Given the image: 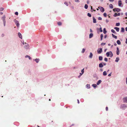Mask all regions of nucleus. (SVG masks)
I'll return each instance as SVG.
<instances>
[{
  "mask_svg": "<svg viewBox=\"0 0 127 127\" xmlns=\"http://www.w3.org/2000/svg\"><path fill=\"white\" fill-rule=\"evenodd\" d=\"M103 37V35L102 34H101L100 35V38H101V40H102Z\"/></svg>",
  "mask_w": 127,
  "mask_h": 127,
  "instance_id": "obj_37",
  "label": "nucleus"
},
{
  "mask_svg": "<svg viewBox=\"0 0 127 127\" xmlns=\"http://www.w3.org/2000/svg\"><path fill=\"white\" fill-rule=\"evenodd\" d=\"M25 57L26 58H28L29 60H31V57L29 56L28 55H26L25 56Z\"/></svg>",
  "mask_w": 127,
  "mask_h": 127,
  "instance_id": "obj_19",
  "label": "nucleus"
},
{
  "mask_svg": "<svg viewBox=\"0 0 127 127\" xmlns=\"http://www.w3.org/2000/svg\"><path fill=\"white\" fill-rule=\"evenodd\" d=\"M111 73H110L108 75V76H111Z\"/></svg>",
  "mask_w": 127,
  "mask_h": 127,
  "instance_id": "obj_54",
  "label": "nucleus"
},
{
  "mask_svg": "<svg viewBox=\"0 0 127 127\" xmlns=\"http://www.w3.org/2000/svg\"><path fill=\"white\" fill-rule=\"evenodd\" d=\"M3 14V13L2 12H0V15H2Z\"/></svg>",
  "mask_w": 127,
  "mask_h": 127,
  "instance_id": "obj_56",
  "label": "nucleus"
},
{
  "mask_svg": "<svg viewBox=\"0 0 127 127\" xmlns=\"http://www.w3.org/2000/svg\"><path fill=\"white\" fill-rule=\"evenodd\" d=\"M103 15L105 17H106L107 16V14L106 13H104L103 14Z\"/></svg>",
  "mask_w": 127,
  "mask_h": 127,
  "instance_id": "obj_43",
  "label": "nucleus"
},
{
  "mask_svg": "<svg viewBox=\"0 0 127 127\" xmlns=\"http://www.w3.org/2000/svg\"><path fill=\"white\" fill-rule=\"evenodd\" d=\"M123 100L124 103H127V97H124Z\"/></svg>",
  "mask_w": 127,
  "mask_h": 127,
  "instance_id": "obj_8",
  "label": "nucleus"
},
{
  "mask_svg": "<svg viewBox=\"0 0 127 127\" xmlns=\"http://www.w3.org/2000/svg\"><path fill=\"white\" fill-rule=\"evenodd\" d=\"M93 22L95 23H96V19L94 17H93Z\"/></svg>",
  "mask_w": 127,
  "mask_h": 127,
  "instance_id": "obj_23",
  "label": "nucleus"
},
{
  "mask_svg": "<svg viewBox=\"0 0 127 127\" xmlns=\"http://www.w3.org/2000/svg\"><path fill=\"white\" fill-rule=\"evenodd\" d=\"M107 74L106 72V71H104L103 73V75L104 76L106 75Z\"/></svg>",
  "mask_w": 127,
  "mask_h": 127,
  "instance_id": "obj_31",
  "label": "nucleus"
},
{
  "mask_svg": "<svg viewBox=\"0 0 127 127\" xmlns=\"http://www.w3.org/2000/svg\"><path fill=\"white\" fill-rule=\"evenodd\" d=\"M98 8L100 9V11L102 12L104 11V9L102 7L99 6L98 7Z\"/></svg>",
  "mask_w": 127,
  "mask_h": 127,
  "instance_id": "obj_6",
  "label": "nucleus"
},
{
  "mask_svg": "<svg viewBox=\"0 0 127 127\" xmlns=\"http://www.w3.org/2000/svg\"><path fill=\"white\" fill-rule=\"evenodd\" d=\"M97 51L98 54H101L102 52V49L101 48H99L98 49Z\"/></svg>",
  "mask_w": 127,
  "mask_h": 127,
  "instance_id": "obj_7",
  "label": "nucleus"
},
{
  "mask_svg": "<svg viewBox=\"0 0 127 127\" xmlns=\"http://www.w3.org/2000/svg\"><path fill=\"white\" fill-rule=\"evenodd\" d=\"M87 15H88V16L89 17H91V15L89 13H88Z\"/></svg>",
  "mask_w": 127,
  "mask_h": 127,
  "instance_id": "obj_34",
  "label": "nucleus"
},
{
  "mask_svg": "<svg viewBox=\"0 0 127 127\" xmlns=\"http://www.w3.org/2000/svg\"><path fill=\"white\" fill-rule=\"evenodd\" d=\"M111 32H113V33H115V32L114 30H113V29L111 30Z\"/></svg>",
  "mask_w": 127,
  "mask_h": 127,
  "instance_id": "obj_41",
  "label": "nucleus"
},
{
  "mask_svg": "<svg viewBox=\"0 0 127 127\" xmlns=\"http://www.w3.org/2000/svg\"><path fill=\"white\" fill-rule=\"evenodd\" d=\"M126 43L127 44V38H126Z\"/></svg>",
  "mask_w": 127,
  "mask_h": 127,
  "instance_id": "obj_57",
  "label": "nucleus"
},
{
  "mask_svg": "<svg viewBox=\"0 0 127 127\" xmlns=\"http://www.w3.org/2000/svg\"><path fill=\"white\" fill-rule=\"evenodd\" d=\"M92 86L94 88H96L97 86V85L95 84H93Z\"/></svg>",
  "mask_w": 127,
  "mask_h": 127,
  "instance_id": "obj_32",
  "label": "nucleus"
},
{
  "mask_svg": "<svg viewBox=\"0 0 127 127\" xmlns=\"http://www.w3.org/2000/svg\"><path fill=\"white\" fill-rule=\"evenodd\" d=\"M84 68L83 69H82L81 70V72L82 73H84Z\"/></svg>",
  "mask_w": 127,
  "mask_h": 127,
  "instance_id": "obj_42",
  "label": "nucleus"
},
{
  "mask_svg": "<svg viewBox=\"0 0 127 127\" xmlns=\"http://www.w3.org/2000/svg\"><path fill=\"white\" fill-rule=\"evenodd\" d=\"M106 111H107L108 110V107H106Z\"/></svg>",
  "mask_w": 127,
  "mask_h": 127,
  "instance_id": "obj_53",
  "label": "nucleus"
},
{
  "mask_svg": "<svg viewBox=\"0 0 127 127\" xmlns=\"http://www.w3.org/2000/svg\"><path fill=\"white\" fill-rule=\"evenodd\" d=\"M112 37L113 38H115L116 39L117 38V36L114 35L113 34H112Z\"/></svg>",
  "mask_w": 127,
  "mask_h": 127,
  "instance_id": "obj_26",
  "label": "nucleus"
},
{
  "mask_svg": "<svg viewBox=\"0 0 127 127\" xmlns=\"http://www.w3.org/2000/svg\"><path fill=\"white\" fill-rule=\"evenodd\" d=\"M109 22V21L107 20V19H106V23H108V22Z\"/></svg>",
  "mask_w": 127,
  "mask_h": 127,
  "instance_id": "obj_52",
  "label": "nucleus"
},
{
  "mask_svg": "<svg viewBox=\"0 0 127 127\" xmlns=\"http://www.w3.org/2000/svg\"><path fill=\"white\" fill-rule=\"evenodd\" d=\"M106 43H102L101 44V45H105V44Z\"/></svg>",
  "mask_w": 127,
  "mask_h": 127,
  "instance_id": "obj_47",
  "label": "nucleus"
},
{
  "mask_svg": "<svg viewBox=\"0 0 127 127\" xmlns=\"http://www.w3.org/2000/svg\"><path fill=\"white\" fill-rule=\"evenodd\" d=\"M125 30H126V31H127V27H126L125 28Z\"/></svg>",
  "mask_w": 127,
  "mask_h": 127,
  "instance_id": "obj_61",
  "label": "nucleus"
},
{
  "mask_svg": "<svg viewBox=\"0 0 127 127\" xmlns=\"http://www.w3.org/2000/svg\"><path fill=\"white\" fill-rule=\"evenodd\" d=\"M107 37V35H105L104 36V38H105Z\"/></svg>",
  "mask_w": 127,
  "mask_h": 127,
  "instance_id": "obj_55",
  "label": "nucleus"
},
{
  "mask_svg": "<svg viewBox=\"0 0 127 127\" xmlns=\"http://www.w3.org/2000/svg\"><path fill=\"white\" fill-rule=\"evenodd\" d=\"M125 31V29L124 28H122L121 29V32H124Z\"/></svg>",
  "mask_w": 127,
  "mask_h": 127,
  "instance_id": "obj_21",
  "label": "nucleus"
},
{
  "mask_svg": "<svg viewBox=\"0 0 127 127\" xmlns=\"http://www.w3.org/2000/svg\"><path fill=\"white\" fill-rule=\"evenodd\" d=\"M93 56V54L91 52L90 53V55L89 57V58H92Z\"/></svg>",
  "mask_w": 127,
  "mask_h": 127,
  "instance_id": "obj_17",
  "label": "nucleus"
},
{
  "mask_svg": "<svg viewBox=\"0 0 127 127\" xmlns=\"http://www.w3.org/2000/svg\"><path fill=\"white\" fill-rule=\"evenodd\" d=\"M64 3L67 6H68V4L66 2H65Z\"/></svg>",
  "mask_w": 127,
  "mask_h": 127,
  "instance_id": "obj_44",
  "label": "nucleus"
},
{
  "mask_svg": "<svg viewBox=\"0 0 127 127\" xmlns=\"http://www.w3.org/2000/svg\"><path fill=\"white\" fill-rule=\"evenodd\" d=\"M125 2L126 3H127V0H125Z\"/></svg>",
  "mask_w": 127,
  "mask_h": 127,
  "instance_id": "obj_64",
  "label": "nucleus"
},
{
  "mask_svg": "<svg viewBox=\"0 0 127 127\" xmlns=\"http://www.w3.org/2000/svg\"><path fill=\"white\" fill-rule=\"evenodd\" d=\"M109 6L110 8L112 9L113 8V6L112 4H110L109 5Z\"/></svg>",
  "mask_w": 127,
  "mask_h": 127,
  "instance_id": "obj_29",
  "label": "nucleus"
},
{
  "mask_svg": "<svg viewBox=\"0 0 127 127\" xmlns=\"http://www.w3.org/2000/svg\"><path fill=\"white\" fill-rule=\"evenodd\" d=\"M120 23H117L116 24V26H119L120 25Z\"/></svg>",
  "mask_w": 127,
  "mask_h": 127,
  "instance_id": "obj_35",
  "label": "nucleus"
},
{
  "mask_svg": "<svg viewBox=\"0 0 127 127\" xmlns=\"http://www.w3.org/2000/svg\"><path fill=\"white\" fill-rule=\"evenodd\" d=\"M18 36L20 38L22 39V36L21 34V33L20 32H19L18 33Z\"/></svg>",
  "mask_w": 127,
  "mask_h": 127,
  "instance_id": "obj_12",
  "label": "nucleus"
},
{
  "mask_svg": "<svg viewBox=\"0 0 127 127\" xmlns=\"http://www.w3.org/2000/svg\"><path fill=\"white\" fill-rule=\"evenodd\" d=\"M120 13H115L114 15H113V16H114V17H116L117 16H120Z\"/></svg>",
  "mask_w": 127,
  "mask_h": 127,
  "instance_id": "obj_11",
  "label": "nucleus"
},
{
  "mask_svg": "<svg viewBox=\"0 0 127 127\" xmlns=\"http://www.w3.org/2000/svg\"><path fill=\"white\" fill-rule=\"evenodd\" d=\"M99 67L100 68H102L103 67V65L102 63H100L99 64Z\"/></svg>",
  "mask_w": 127,
  "mask_h": 127,
  "instance_id": "obj_16",
  "label": "nucleus"
},
{
  "mask_svg": "<svg viewBox=\"0 0 127 127\" xmlns=\"http://www.w3.org/2000/svg\"><path fill=\"white\" fill-rule=\"evenodd\" d=\"M98 20H101L102 19V18L100 17H98Z\"/></svg>",
  "mask_w": 127,
  "mask_h": 127,
  "instance_id": "obj_46",
  "label": "nucleus"
},
{
  "mask_svg": "<svg viewBox=\"0 0 127 127\" xmlns=\"http://www.w3.org/2000/svg\"><path fill=\"white\" fill-rule=\"evenodd\" d=\"M104 60L105 62H107L108 61V59L106 58H105Z\"/></svg>",
  "mask_w": 127,
  "mask_h": 127,
  "instance_id": "obj_40",
  "label": "nucleus"
},
{
  "mask_svg": "<svg viewBox=\"0 0 127 127\" xmlns=\"http://www.w3.org/2000/svg\"><path fill=\"white\" fill-rule=\"evenodd\" d=\"M120 53V51L118 47L117 48L116 54L117 55H119Z\"/></svg>",
  "mask_w": 127,
  "mask_h": 127,
  "instance_id": "obj_10",
  "label": "nucleus"
},
{
  "mask_svg": "<svg viewBox=\"0 0 127 127\" xmlns=\"http://www.w3.org/2000/svg\"><path fill=\"white\" fill-rule=\"evenodd\" d=\"M122 1L121 0H119L118 1V5L119 6L123 7V5L122 6Z\"/></svg>",
  "mask_w": 127,
  "mask_h": 127,
  "instance_id": "obj_9",
  "label": "nucleus"
},
{
  "mask_svg": "<svg viewBox=\"0 0 127 127\" xmlns=\"http://www.w3.org/2000/svg\"><path fill=\"white\" fill-rule=\"evenodd\" d=\"M4 36V34H2V37H3Z\"/></svg>",
  "mask_w": 127,
  "mask_h": 127,
  "instance_id": "obj_62",
  "label": "nucleus"
},
{
  "mask_svg": "<svg viewBox=\"0 0 127 127\" xmlns=\"http://www.w3.org/2000/svg\"><path fill=\"white\" fill-rule=\"evenodd\" d=\"M114 46H116V45H117V44H116V43H115L114 44Z\"/></svg>",
  "mask_w": 127,
  "mask_h": 127,
  "instance_id": "obj_63",
  "label": "nucleus"
},
{
  "mask_svg": "<svg viewBox=\"0 0 127 127\" xmlns=\"http://www.w3.org/2000/svg\"><path fill=\"white\" fill-rule=\"evenodd\" d=\"M88 5H87V4H86L85 5L84 7L85 9H87L88 8Z\"/></svg>",
  "mask_w": 127,
  "mask_h": 127,
  "instance_id": "obj_33",
  "label": "nucleus"
},
{
  "mask_svg": "<svg viewBox=\"0 0 127 127\" xmlns=\"http://www.w3.org/2000/svg\"><path fill=\"white\" fill-rule=\"evenodd\" d=\"M58 25L59 26H61L62 24V23L61 22H59L58 23Z\"/></svg>",
  "mask_w": 127,
  "mask_h": 127,
  "instance_id": "obj_39",
  "label": "nucleus"
},
{
  "mask_svg": "<svg viewBox=\"0 0 127 127\" xmlns=\"http://www.w3.org/2000/svg\"><path fill=\"white\" fill-rule=\"evenodd\" d=\"M78 103L79 104V101L78 99H77Z\"/></svg>",
  "mask_w": 127,
  "mask_h": 127,
  "instance_id": "obj_60",
  "label": "nucleus"
},
{
  "mask_svg": "<svg viewBox=\"0 0 127 127\" xmlns=\"http://www.w3.org/2000/svg\"><path fill=\"white\" fill-rule=\"evenodd\" d=\"M121 9L118 8H115L113 9V11L115 12H119L120 11Z\"/></svg>",
  "mask_w": 127,
  "mask_h": 127,
  "instance_id": "obj_5",
  "label": "nucleus"
},
{
  "mask_svg": "<svg viewBox=\"0 0 127 127\" xmlns=\"http://www.w3.org/2000/svg\"><path fill=\"white\" fill-rule=\"evenodd\" d=\"M120 108L122 109L125 110L127 108V105L125 104H121L120 106Z\"/></svg>",
  "mask_w": 127,
  "mask_h": 127,
  "instance_id": "obj_2",
  "label": "nucleus"
},
{
  "mask_svg": "<svg viewBox=\"0 0 127 127\" xmlns=\"http://www.w3.org/2000/svg\"><path fill=\"white\" fill-rule=\"evenodd\" d=\"M103 32L104 34L106 33L107 32V31L106 30V29L105 28H104L103 29Z\"/></svg>",
  "mask_w": 127,
  "mask_h": 127,
  "instance_id": "obj_30",
  "label": "nucleus"
},
{
  "mask_svg": "<svg viewBox=\"0 0 127 127\" xmlns=\"http://www.w3.org/2000/svg\"><path fill=\"white\" fill-rule=\"evenodd\" d=\"M90 32H93V31L91 29H90Z\"/></svg>",
  "mask_w": 127,
  "mask_h": 127,
  "instance_id": "obj_58",
  "label": "nucleus"
},
{
  "mask_svg": "<svg viewBox=\"0 0 127 127\" xmlns=\"http://www.w3.org/2000/svg\"><path fill=\"white\" fill-rule=\"evenodd\" d=\"M100 71H103V70L102 69H100Z\"/></svg>",
  "mask_w": 127,
  "mask_h": 127,
  "instance_id": "obj_59",
  "label": "nucleus"
},
{
  "mask_svg": "<svg viewBox=\"0 0 127 127\" xmlns=\"http://www.w3.org/2000/svg\"><path fill=\"white\" fill-rule=\"evenodd\" d=\"M117 42L118 45H120L121 44V42L120 40H117Z\"/></svg>",
  "mask_w": 127,
  "mask_h": 127,
  "instance_id": "obj_25",
  "label": "nucleus"
},
{
  "mask_svg": "<svg viewBox=\"0 0 127 127\" xmlns=\"http://www.w3.org/2000/svg\"><path fill=\"white\" fill-rule=\"evenodd\" d=\"M3 22L4 26L5 27V22H6V21H4Z\"/></svg>",
  "mask_w": 127,
  "mask_h": 127,
  "instance_id": "obj_45",
  "label": "nucleus"
},
{
  "mask_svg": "<svg viewBox=\"0 0 127 127\" xmlns=\"http://www.w3.org/2000/svg\"><path fill=\"white\" fill-rule=\"evenodd\" d=\"M75 1L76 2H79V0H75Z\"/></svg>",
  "mask_w": 127,
  "mask_h": 127,
  "instance_id": "obj_48",
  "label": "nucleus"
},
{
  "mask_svg": "<svg viewBox=\"0 0 127 127\" xmlns=\"http://www.w3.org/2000/svg\"><path fill=\"white\" fill-rule=\"evenodd\" d=\"M119 57H117L116 59V60H115V62H118L119 61Z\"/></svg>",
  "mask_w": 127,
  "mask_h": 127,
  "instance_id": "obj_27",
  "label": "nucleus"
},
{
  "mask_svg": "<svg viewBox=\"0 0 127 127\" xmlns=\"http://www.w3.org/2000/svg\"><path fill=\"white\" fill-rule=\"evenodd\" d=\"M83 74V73H80V75L79 76H80Z\"/></svg>",
  "mask_w": 127,
  "mask_h": 127,
  "instance_id": "obj_50",
  "label": "nucleus"
},
{
  "mask_svg": "<svg viewBox=\"0 0 127 127\" xmlns=\"http://www.w3.org/2000/svg\"><path fill=\"white\" fill-rule=\"evenodd\" d=\"M97 30L98 32V31L99 30L101 32H102V30L101 27L99 29L98 28H97Z\"/></svg>",
  "mask_w": 127,
  "mask_h": 127,
  "instance_id": "obj_14",
  "label": "nucleus"
},
{
  "mask_svg": "<svg viewBox=\"0 0 127 127\" xmlns=\"http://www.w3.org/2000/svg\"><path fill=\"white\" fill-rule=\"evenodd\" d=\"M39 60V59H34V61L36 62V63L38 62Z\"/></svg>",
  "mask_w": 127,
  "mask_h": 127,
  "instance_id": "obj_28",
  "label": "nucleus"
},
{
  "mask_svg": "<svg viewBox=\"0 0 127 127\" xmlns=\"http://www.w3.org/2000/svg\"><path fill=\"white\" fill-rule=\"evenodd\" d=\"M4 10V8L2 7L0 8V11H3Z\"/></svg>",
  "mask_w": 127,
  "mask_h": 127,
  "instance_id": "obj_38",
  "label": "nucleus"
},
{
  "mask_svg": "<svg viewBox=\"0 0 127 127\" xmlns=\"http://www.w3.org/2000/svg\"><path fill=\"white\" fill-rule=\"evenodd\" d=\"M93 36V34L92 33L90 34L89 36V38H92Z\"/></svg>",
  "mask_w": 127,
  "mask_h": 127,
  "instance_id": "obj_20",
  "label": "nucleus"
},
{
  "mask_svg": "<svg viewBox=\"0 0 127 127\" xmlns=\"http://www.w3.org/2000/svg\"><path fill=\"white\" fill-rule=\"evenodd\" d=\"M5 15H4L1 18V19L2 20L3 22L5 21Z\"/></svg>",
  "mask_w": 127,
  "mask_h": 127,
  "instance_id": "obj_13",
  "label": "nucleus"
},
{
  "mask_svg": "<svg viewBox=\"0 0 127 127\" xmlns=\"http://www.w3.org/2000/svg\"><path fill=\"white\" fill-rule=\"evenodd\" d=\"M15 14L16 15H18V12H16L15 13Z\"/></svg>",
  "mask_w": 127,
  "mask_h": 127,
  "instance_id": "obj_49",
  "label": "nucleus"
},
{
  "mask_svg": "<svg viewBox=\"0 0 127 127\" xmlns=\"http://www.w3.org/2000/svg\"><path fill=\"white\" fill-rule=\"evenodd\" d=\"M102 57L101 56H99V61H102Z\"/></svg>",
  "mask_w": 127,
  "mask_h": 127,
  "instance_id": "obj_24",
  "label": "nucleus"
},
{
  "mask_svg": "<svg viewBox=\"0 0 127 127\" xmlns=\"http://www.w3.org/2000/svg\"><path fill=\"white\" fill-rule=\"evenodd\" d=\"M102 64H103V65H105L106 64V63H102Z\"/></svg>",
  "mask_w": 127,
  "mask_h": 127,
  "instance_id": "obj_51",
  "label": "nucleus"
},
{
  "mask_svg": "<svg viewBox=\"0 0 127 127\" xmlns=\"http://www.w3.org/2000/svg\"><path fill=\"white\" fill-rule=\"evenodd\" d=\"M86 87L88 89H89L90 88V84H87L86 85Z\"/></svg>",
  "mask_w": 127,
  "mask_h": 127,
  "instance_id": "obj_22",
  "label": "nucleus"
},
{
  "mask_svg": "<svg viewBox=\"0 0 127 127\" xmlns=\"http://www.w3.org/2000/svg\"><path fill=\"white\" fill-rule=\"evenodd\" d=\"M85 49H84V48H83L82 50V52H81L82 53H83L84 52H85Z\"/></svg>",
  "mask_w": 127,
  "mask_h": 127,
  "instance_id": "obj_36",
  "label": "nucleus"
},
{
  "mask_svg": "<svg viewBox=\"0 0 127 127\" xmlns=\"http://www.w3.org/2000/svg\"><path fill=\"white\" fill-rule=\"evenodd\" d=\"M23 44L25 45L24 47L25 49H28L29 48V46L28 43L26 42L24 43L23 42Z\"/></svg>",
  "mask_w": 127,
  "mask_h": 127,
  "instance_id": "obj_3",
  "label": "nucleus"
},
{
  "mask_svg": "<svg viewBox=\"0 0 127 127\" xmlns=\"http://www.w3.org/2000/svg\"><path fill=\"white\" fill-rule=\"evenodd\" d=\"M14 21L15 23V24L16 25L17 27H19L20 24L19 22L17 20H16L15 19L14 20Z\"/></svg>",
  "mask_w": 127,
  "mask_h": 127,
  "instance_id": "obj_4",
  "label": "nucleus"
},
{
  "mask_svg": "<svg viewBox=\"0 0 127 127\" xmlns=\"http://www.w3.org/2000/svg\"><path fill=\"white\" fill-rule=\"evenodd\" d=\"M101 80H98L96 83L97 85H99L101 83Z\"/></svg>",
  "mask_w": 127,
  "mask_h": 127,
  "instance_id": "obj_15",
  "label": "nucleus"
},
{
  "mask_svg": "<svg viewBox=\"0 0 127 127\" xmlns=\"http://www.w3.org/2000/svg\"><path fill=\"white\" fill-rule=\"evenodd\" d=\"M114 29H115L117 32H119V28L116 27H115Z\"/></svg>",
  "mask_w": 127,
  "mask_h": 127,
  "instance_id": "obj_18",
  "label": "nucleus"
},
{
  "mask_svg": "<svg viewBox=\"0 0 127 127\" xmlns=\"http://www.w3.org/2000/svg\"><path fill=\"white\" fill-rule=\"evenodd\" d=\"M106 55L107 57H109L111 58L113 56V54L111 51L107 52L106 53Z\"/></svg>",
  "mask_w": 127,
  "mask_h": 127,
  "instance_id": "obj_1",
  "label": "nucleus"
}]
</instances>
